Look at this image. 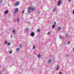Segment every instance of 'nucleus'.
Here are the masks:
<instances>
[{
  "mask_svg": "<svg viewBox=\"0 0 74 74\" xmlns=\"http://www.w3.org/2000/svg\"><path fill=\"white\" fill-rule=\"evenodd\" d=\"M18 11V9L17 8H16L15 9V11L14 12V14H15V13H16Z\"/></svg>",
  "mask_w": 74,
  "mask_h": 74,
  "instance_id": "1",
  "label": "nucleus"
},
{
  "mask_svg": "<svg viewBox=\"0 0 74 74\" xmlns=\"http://www.w3.org/2000/svg\"><path fill=\"white\" fill-rule=\"evenodd\" d=\"M31 37H34V33L33 32H32L31 33Z\"/></svg>",
  "mask_w": 74,
  "mask_h": 74,
  "instance_id": "2",
  "label": "nucleus"
},
{
  "mask_svg": "<svg viewBox=\"0 0 74 74\" xmlns=\"http://www.w3.org/2000/svg\"><path fill=\"white\" fill-rule=\"evenodd\" d=\"M19 4V2H17L15 4V5L16 6H17V5H18Z\"/></svg>",
  "mask_w": 74,
  "mask_h": 74,
  "instance_id": "3",
  "label": "nucleus"
},
{
  "mask_svg": "<svg viewBox=\"0 0 74 74\" xmlns=\"http://www.w3.org/2000/svg\"><path fill=\"white\" fill-rule=\"evenodd\" d=\"M15 30H16L15 29H14L12 31V33L14 34H15V33H16V32H15Z\"/></svg>",
  "mask_w": 74,
  "mask_h": 74,
  "instance_id": "4",
  "label": "nucleus"
},
{
  "mask_svg": "<svg viewBox=\"0 0 74 74\" xmlns=\"http://www.w3.org/2000/svg\"><path fill=\"white\" fill-rule=\"evenodd\" d=\"M62 3V1L60 0L59 1V2L58 3V5H60V4Z\"/></svg>",
  "mask_w": 74,
  "mask_h": 74,
  "instance_id": "5",
  "label": "nucleus"
},
{
  "mask_svg": "<svg viewBox=\"0 0 74 74\" xmlns=\"http://www.w3.org/2000/svg\"><path fill=\"white\" fill-rule=\"evenodd\" d=\"M27 12L28 14H30V13H32V12L30 10H28Z\"/></svg>",
  "mask_w": 74,
  "mask_h": 74,
  "instance_id": "6",
  "label": "nucleus"
},
{
  "mask_svg": "<svg viewBox=\"0 0 74 74\" xmlns=\"http://www.w3.org/2000/svg\"><path fill=\"white\" fill-rule=\"evenodd\" d=\"M51 62H52V60H51V59H49V60L48 61V63H51Z\"/></svg>",
  "mask_w": 74,
  "mask_h": 74,
  "instance_id": "7",
  "label": "nucleus"
},
{
  "mask_svg": "<svg viewBox=\"0 0 74 74\" xmlns=\"http://www.w3.org/2000/svg\"><path fill=\"white\" fill-rule=\"evenodd\" d=\"M19 50H20V49H19V47H18L16 49V51H17V52H19Z\"/></svg>",
  "mask_w": 74,
  "mask_h": 74,
  "instance_id": "8",
  "label": "nucleus"
},
{
  "mask_svg": "<svg viewBox=\"0 0 74 74\" xmlns=\"http://www.w3.org/2000/svg\"><path fill=\"white\" fill-rule=\"evenodd\" d=\"M60 29H61V27H59L57 28V30L59 31Z\"/></svg>",
  "mask_w": 74,
  "mask_h": 74,
  "instance_id": "9",
  "label": "nucleus"
},
{
  "mask_svg": "<svg viewBox=\"0 0 74 74\" xmlns=\"http://www.w3.org/2000/svg\"><path fill=\"white\" fill-rule=\"evenodd\" d=\"M35 8H32L31 9V11H32V12H33V11L34 10Z\"/></svg>",
  "mask_w": 74,
  "mask_h": 74,
  "instance_id": "10",
  "label": "nucleus"
},
{
  "mask_svg": "<svg viewBox=\"0 0 74 74\" xmlns=\"http://www.w3.org/2000/svg\"><path fill=\"white\" fill-rule=\"evenodd\" d=\"M28 30H29V28H27L25 30V32L26 33H27V32H28Z\"/></svg>",
  "mask_w": 74,
  "mask_h": 74,
  "instance_id": "11",
  "label": "nucleus"
},
{
  "mask_svg": "<svg viewBox=\"0 0 74 74\" xmlns=\"http://www.w3.org/2000/svg\"><path fill=\"white\" fill-rule=\"evenodd\" d=\"M8 12V10H6L4 13L5 14H6L7 13V12Z\"/></svg>",
  "mask_w": 74,
  "mask_h": 74,
  "instance_id": "12",
  "label": "nucleus"
},
{
  "mask_svg": "<svg viewBox=\"0 0 74 74\" xmlns=\"http://www.w3.org/2000/svg\"><path fill=\"white\" fill-rule=\"evenodd\" d=\"M55 11H56V9L55 8H53L52 10L53 12H55Z\"/></svg>",
  "mask_w": 74,
  "mask_h": 74,
  "instance_id": "13",
  "label": "nucleus"
},
{
  "mask_svg": "<svg viewBox=\"0 0 74 74\" xmlns=\"http://www.w3.org/2000/svg\"><path fill=\"white\" fill-rule=\"evenodd\" d=\"M55 27V25H53L52 26V28H53V29L54 28V27Z\"/></svg>",
  "mask_w": 74,
  "mask_h": 74,
  "instance_id": "14",
  "label": "nucleus"
},
{
  "mask_svg": "<svg viewBox=\"0 0 74 74\" xmlns=\"http://www.w3.org/2000/svg\"><path fill=\"white\" fill-rule=\"evenodd\" d=\"M38 58H41V55H40V54H39V55H38Z\"/></svg>",
  "mask_w": 74,
  "mask_h": 74,
  "instance_id": "15",
  "label": "nucleus"
},
{
  "mask_svg": "<svg viewBox=\"0 0 74 74\" xmlns=\"http://www.w3.org/2000/svg\"><path fill=\"white\" fill-rule=\"evenodd\" d=\"M7 45H8V46H10V45H11V43H10V42H8V43Z\"/></svg>",
  "mask_w": 74,
  "mask_h": 74,
  "instance_id": "16",
  "label": "nucleus"
},
{
  "mask_svg": "<svg viewBox=\"0 0 74 74\" xmlns=\"http://www.w3.org/2000/svg\"><path fill=\"white\" fill-rule=\"evenodd\" d=\"M65 35L66 37H69V34L68 33L66 34Z\"/></svg>",
  "mask_w": 74,
  "mask_h": 74,
  "instance_id": "17",
  "label": "nucleus"
},
{
  "mask_svg": "<svg viewBox=\"0 0 74 74\" xmlns=\"http://www.w3.org/2000/svg\"><path fill=\"white\" fill-rule=\"evenodd\" d=\"M12 53V50L10 51L9 52V53H10V54H11Z\"/></svg>",
  "mask_w": 74,
  "mask_h": 74,
  "instance_id": "18",
  "label": "nucleus"
},
{
  "mask_svg": "<svg viewBox=\"0 0 74 74\" xmlns=\"http://www.w3.org/2000/svg\"><path fill=\"white\" fill-rule=\"evenodd\" d=\"M59 66H57V68L56 69L57 70H58V69H59Z\"/></svg>",
  "mask_w": 74,
  "mask_h": 74,
  "instance_id": "19",
  "label": "nucleus"
},
{
  "mask_svg": "<svg viewBox=\"0 0 74 74\" xmlns=\"http://www.w3.org/2000/svg\"><path fill=\"white\" fill-rule=\"evenodd\" d=\"M37 32H40V30L39 29H38L37 30Z\"/></svg>",
  "mask_w": 74,
  "mask_h": 74,
  "instance_id": "20",
  "label": "nucleus"
},
{
  "mask_svg": "<svg viewBox=\"0 0 74 74\" xmlns=\"http://www.w3.org/2000/svg\"><path fill=\"white\" fill-rule=\"evenodd\" d=\"M28 10H31V8L30 7L28 8Z\"/></svg>",
  "mask_w": 74,
  "mask_h": 74,
  "instance_id": "21",
  "label": "nucleus"
},
{
  "mask_svg": "<svg viewBox=\"0 0 74 74\" xmlns=\"http://www.w3.org/2000/svg\"><path fill=\"white\" fill-rule=\"evenodd\" d=\"M35 48V46H33V49H34Z\"/></svg>",
  "mask_w": 74,
  "mask_h": 74,
  "instance_id": "22",
  "label": "nucleus"
},
{
  "mask_svg": "<svg viewBox=\"0 0 74 74\" xmlns=\"http://www.w3.org/2000/svg\"><path fill=\"white\" fill-rule=\"evenodd\" d=\"M70 41H69V42L68 43V44H70Z\"/></svg>",
  "mask_w": 74,
  "mask_h": 74,
  "instance_id": "23",
  "label": "nucleus"
},
{
  "mask_svg": "<svg viewBox=\"0 0 74 74\" xmlns=\"http://www.w3.org/2000/svg\"><path fill=\"white\" fill-rule=\"evenodd\" d=\"M49 34H50V33H49V32H48L47 34V35H49Z\"/></svg>",
  "mask_w": 74,
  "mask_h": 74,
  "instance_id": "24",
  "label": "nucleus"
},
{
  "mask_svg": "<svg viewBox=\"0 0 74 74\" xmlns=\"http://www.w3.org/2000/svg\"><path fill=\"white\" fill-rule=\"evenodd\" d=\"M7 44V41H6L5 42V44Z\"/></svg>",
  "mask_w": 74,
  "mask_h": 74,
  "instance_id": "25",
  "label": "nucleus"
},
{
  "mask_svg": "<svg viewBox=\"0 0 74 74\" xmlns=\"http://www.w3.org/2000/svg\"><path fill=\"white\" fill-rule=\"evenodd\" d=\"M24 11H25L24 10L23 11H22V14H24Z\"/></svg>",
  "mask_w": 74,
  "mask_h": 74,
  "instance_id": "26",
  "label": "nucleus"
},
{
  "mask_svg": "<svg viewBox=\"0 0 74 74\" xmlns=\"http://www.w3.org/2000/svg\"><path fill=\"white\" fill-rule=\"evenodd\" d=\"M59 36L60 37V39H62V36L60 35H59Z\"/></svg>",
  "mask_w": 74,
  "mask_h": 74,
  "instance_id": "27",
  "label": "nucleus"
},
{
  "mask_svg": "<svg viewBox=\"0 0 74 74\" xmlns=\"http://www.w3.org/2000/svg\"><path fill=\"white\" fill-rule=\"evenodd\" d=\"M22 45H20V48H22Z\"/></svg>",
  "mask_w": 74,
  "mask_h": 74,
  "instance_id": "28",
  "label": "nucleus"
},
{
  "mask_svg": "<svg viewBox=\"0 0 74 74\" xmlns=\"http://www.w3.org/2000/svg\"><path fill=\"white\" fill-rule=\"evenodd\" d=\"M18 22H19V18H18Z\"/></svg>",
  "mask_w": 74,
  "mask_h": 74,
  "instance_id": "29",
  "label": "nucleus"
},
{
  "mask_svg": "<svg viewBox=\"0 0 74 74\" xmlns=\"http://www.w3.org/2000/svg\"><path fill=\"white\" fill-rule=\"evenodd\" d=\"M59 74H62V73L61 72H59Z\"/></svg>",
  "mask_w": 74,
  "mask_h": 74,
  "instance_id": "30",
  "label": "nucleus"
},
{
  "mask_svg": "<svg viewBox=\"0 0 74 74\" xmlns=\"http://www.w3.org/2000/svg\"><path fill=\"white\" fill-rule=\"evenodd\" d=\"M54 23L55 25H56V21L54 22Z\"/></svg>",
  "mask_w": 74,
  "mask_h": 74,
  "instance_id": "31",
  "label": "nucleus"
},
{
  "mask_svg": "<svg viewBox=\"0 0 74 74\" xmlns=\"http://www.w3.org/2000/svg\"><path fill=\"white\" fill-rule=\"evenodd\" d=\"M67 58H69V56L68 55H66Z\"/></svg>",
  "mask_w": 74,
  "mask_h": 74,
  "instance_id": "32",
  "label": "nucleus"
},
{
  "mask_svg": "<svg viewBox=\"0 0 74 74\" xmlns=\"http://www.w3.org/2000/svg\"><path fill=\"white\" fill-rule=\"evenodd\" d=\"M71 0H69V2H71Z\"/></svg>",
  "mask_w": 74,
  "mask_h": 74,
  "instance_id": "33",
  "label": "nucleus"
},
{
  "mask_svg": "<svg viewBox=\"0 0 74 74\" xmlns=\"http://www.w3.org/2000/svg\"><path fill=\"white\" fill-rule=\"evenodd\" d=\"M3 70H5V68H3Z\"/></svg>",
  "mask_w": 74,
  "mask_h": 74,
  "instance_id": "34",
  "label": "nucleus"
},
{
  "mask_svg": "<svg viewBox=\"0 0 74 74\" xmlns=\"http://www.w3.org/2000/svg\"><path fill=\"white\" fill-rule=\"evenodd\" d=\"M14 21H15V22H16V19Z\"/></svg>",
  "mask_w": 74,
  "mask_h": 74,
  "instance_id": "35",
  "label": "nucleus"
},
{
  "mask_svg": "<svg viewBox=\"0 0 74 74\" xmlns=\"http://www.w3.org/2000/svg\"><path fill=\"white\" fill-rule=\"evenodd\" d=\"M0 74H1V71H0Z\"/></svg>",
  "mask_w": 74,
  "mask_h": 74,
  "instance_id": "36",
  "label": "nucleus"
},
{
  "mask_svg": "<svg viewBox=\"0 0 74 74\" xmlns=\"http://www.w3.org/2000/svg\"><path fill=\"white\" fill-rule=\"evenodd\" d=\"M38 12H39V13H40V11H39Z\"/></svg>",
  "mask_w": 74,
  "mask_h": 74,
  "instance_id": "37",
  "label": "nucleus"
},
{
  "mask_svg": "<svg viewBox=\"0 0 74 74\" xmlns=\"http://www.w3.org/2000/svg\"><path fill=\"white\" fill-rule=\"evenodd\" d=\"M11 37H12V35L11 36Z\"/></svg>",
  "mask_w": 74,
  "mask_h": 74,
  "instance_id": "38",
  "label": "nucleus"
},
{
  "mask_svg": "<svg viewBox=\"0 0 74 74\" xmlns=\"http://www.w3.org/2000/svg\"><path fill=\"white\" fill-rule=\"evenodd\" d=\"M73 50L74 51V48L73 49Z\"/></svg>",
  "mask_w": 74,
  "mask_h": 74,
  "instance_id": "39",
  "label": "nucleus"
},
{
  "mask_svg": "<svg viewBox=\"0 0 74 74\" xmlns=\"http://www.w3.org/2000/svg\"><path fill=\"white\" fill-rule=\"evenodd\" d=\"M1 2H0V4H1Z\"/></svg>",
  "mask_w": 74,
  "mask_h": 74,
  "instance_id": "40",
  "label": "nucleus"
},
{
  "mask_svg": "<svg viewBox=\"0 0 74 74\" xmlns=\"http://www.w3.org/2000/svg\"><path fill=\"white\" fill-rule=\"evenodd\" d=\"M30 23V22L29 21V23Z\"/></svg>",
  "mask_w": 74,
  "mask_h": 74,
  "instance_id": "41",
  "label": "nucleus"
},
{
  "mask_svg": "<svg viewBox=\"0 0 74 74\" xmlns=\"http://www.w3.org/2000/svg\"><path fill=\"white\" fill-rule=\"evenodd\" d=\"M9 5V7L10 6V5Z\"/></svg>",
  "mask_w": 74,
  "mask_h": 74,
  "instance_id": "42",
  "label": "nucleus"
},
{
  "mask_svg": "<svg viewBox=\"0 0 74 74\" xmlns=\"http://www.w3.org/2000/svg\"><path fill=\"white\" fill-rule=\"evenodd\" d=\"M1 1V2H2V1Z\"/></svg>",
  "mask_w": 74,
  "mask_h": 74,
  "instance_id": "43",
  "label": "nucleus"
}]
</instances>
